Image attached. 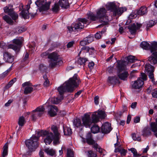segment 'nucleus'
<instances>
[{
	"label": "nucleus",
	"instance_id": "nucleus-21",
	"mask_svg": "<svg viewBox=\"0 0 157 157\" xmlns=\"http://www.w3.org/2000/svg\"><path fill=\"white\" fill-rule=\"evenodd\" d=\"M144 84V82L141 79V78H139L137 80L135 81L134 83L132 84V87L134 89H139L142 87Z\"/></svg>",
	"mask_w": 157,
	"mask_h": 157
},
{
	"label": "nucleus",
	"instance_id": "nucleus-15",
	"mask_svg": "<svg viewBox=\"0 0 157 157\" xmlns=\"http://www.w3.org/2000/svg\"><path fill=\"white\" fill-rule=\"evenodd\" d=\"M51 129L54 134L53 139V143L55 144H57L59 142V133L58 127L56 125H53L51 126Z\"/></svg>",
	"mask_w": 157,
	"mask_h": 157
},
{
	"label": "nucleus",
	"instance_id": "nucleus-41",
	"mask_svg": "<svg viewBox=\"0 0 157 157\" xmlns=\"http://www.w3.org/2000/svg\"><path fill=\"white\" fill-rule=\"evenodd\" d=\"M109 9L113 13L117 8L116 4L113 2H110L109 4Z\"/></svg>",
	"mask_w": 157,
	"mask_h": 157
},
{
	"label": "nucleus",
	"instance_id": "nucleus-28",
	"mask_svg": "<svg viewBox=\"0 0 157 157\" xmlns=\"http://www.w3.org/2000/svg\"><path fill=\"white\" fill-rule=\"evenodd\" d=\"M87 61V58L80 57L76 61V63L78 65L82 66L84 67Z\"/></svg>",
	"mask_w": 157,
	"mask_h": 157
},
{
	"label": "nucleus",
	"instance_id": "nucleus-37",
	"mask_svg": "<svg viewBox=\"0 0 157 157\" xmlns=\"http://www.w3.org/2000/svg\"><path fill=\"white\" fill-rule=\"evenodd\" d=\"M3 18L8 24L10 25H12L13 24V21L8 16L5 15L3 17Z\"/></svg>",
	"mask_w": 157,
	"mask_h": 157
},
{
	"label": "nucleus",
	"instance_id": "nucleus-63",
	"mask_svg": "<svg viewBox=\"0 0 157 157\" xmlns=\"http://www.w3.org/2000/svg\"><path fill=\"white\" fill-rule=\"evenodd\" d=\"M75 42L74 41L69 42L67 45V48H71L73 46Z\"/></svg>",
	"mask_w": 157,
	"mask_h": 157
},
{
	"label": "nucleus",
	"instance_id": "nucleus-11",
	"mask_svg": "<svg viewBox=\"0 0 157 157\" xmlns=\"http://www.w3.org/2000/svg\"><path fill=\"white\" fill-rule=\"evenodd\" d=\"M4 12L10 15L13 20H16L18 18V15L17 13L14 11L12 5H9L8 6L4 7Z\"/></svg>",
	"mask_w": 157,
	"mask_h": 157
},
{
	"label": "nucleus",
	"instance_id": "nucleus-13",
	"mask_svg": "<svg viewBox=\"0 0 157 157\" xmlns=\"http://www.w3.org/2000/svg\"><path fill=\"white\" fill-rule=\"evenodd\" d=\"M106 116L105 112L102 110L98 111L97 113V112H94L92 115L93 121L96 122V123L99 121L100 118L104 119Z\"/></svg>",
	"mask_w": 157,
	"mask_h": 157
},
{
	"label": "nucleus",
	"instance_id": "nucleus-3",
	"mask_svg": "<svg viewBox=\"0 0 157 157\" xmlns=\"http://www.w3.org/2000/svg\"><path fill=\"white\" fill-rule=\"evenodd\" d=\"M23 39L22 38L14 39L12 40L13 44H10L8 46L3 41L0 43V47L3 49L11 48L14 50L15 52H18L22 46Z\"/></svg>",
	"mask_w": 157,
	"mask_h": 157
},
{
	"label": "nucleus",
	"instance_id": "nucleus-58",
	"mask_svg": "<svg viewBox=\"0 0 157 157\" xmlns=\"http://www.w3.org/2000/svg\"><path fill=\"white\" fill-rule=\"evenodd\" d=\"M141 77L140 78H141V79L143 81H146L147 80V75L144 73H142L141 74Z\"/></svg>",
	"mask_w": 157,
	"mask_h": 157
},
{
	"label": "nucleus",
	"instance_id": "nucleus-50",
	"mask_svg": "<svg viewBox=\"0 0 157 157\" xmlns=\"http://www.w3.org/2000/svg\"><path fill=\"white\" fill-rule=\"evenodd\" d=\"M26 30V29L24 27H18L16 28V33H21L25 32Z\"/></svg>",
	"mask_w": 157,
	"mask_h": 157
},
{
	"label": "nucleus",
	"instance_id": "nucleus-46",
	"mask_svg": "<svg viewBox=\"0 0 157 157\" xmlns=\"http://www.w3.org/2000/svg\"><path fill=\"white\" fill-rule=\"evenodd\" d=\"M127 60L129 62L133 63L136 61L137 59L135 58L134 56H130L127 57Z\"/></svg>",
	"mask_w": 157,
	"mask_h": 157
},
{
	"label": "nucleus",
	"instance_id": "nucleus-52",
	"mask_svg": "<svg viewBox=\"0 0 157 157\" xmlns=\"http://www.w3.org/2000/svg\"><path fill=\"white\" fill-rule=\"evenodd\" d=\"M132 137L134 140H137L140 141L141 140V138L140 136H138L136 134L133 133L132 135Z\"/></svg>",
	"mask_w": 157,
	"mask_h": 157
},
{
	"label": "nucleus",
	"instance_id": "nucleus-38",
	"mask_svg": "<svg viewBox=\"0 0 157 157\" xmlns=\"http://www.w3.org/2000/svg\"><path fill=\"white\" fill-rule=\"evenodd\" d=\"M25 122V120L24 117L22 116L19 117L18 123L20 126H23Z\"/></svg>",
	"mask_w": 157,
	"mask_h": 157
},
{
	"label": "nucleus",
	"instance_id": "nucleus-26",
	"mask_svg": "<svg viewBox=\"0 0 157 157\" xmlns=\"http://www.w3.org/2000/svg\"><path fill=\"white\" fill-rule=\"evenodd\" d=\"M142 135L144 137H148L151 135V129L148 126L145 127L142 130Z\"/></svg>",
	"mask_w": 157,
	"mask_h": 157
},
{
	"label": "nucleus",
	"instance_id": "nucleus-57",
	"mask_svg": "<svg viewBox=\"0 0 157 157\" xmlns=\"http://www.w3.org/2000/svg\"><path fill=\"white\" fill-rule=\"evenodd\" d=\"M151 95L152 97L157 98V88L152 91Z\"/></svg>",
	"mask_w": 157,
	"mask_h": 157
},
{
	"label": "nucleus",
	"instance_id": "nucleus-43",
	"mask_svg": "<svg viewBox=\"0 0 157 157\" xmlns=\"http://www.w3.org/2000/svg\"><path fill=\"white\" fill-rule=\"evenodd\" d=\"M45 109L43 107L40 106L37 107L35 110L34 111H35L36 112H38V113H40L41 115L42 116V115L44 113Z\"/></svg>",
	"mask_w": 157,
	"mask_h": 157
},
{
	"label": "nucleus",
	"instance_id": "nucleus-53",
	"mask_svg": "<svg viewBox=\"0 0 157 157\" xmlns=\"http://www.w3.org/2000/svg\"><path fill=\"white\" fill-rule=\"evenodd\" d=\"M88 44H89V42L87 41V40L85 38H84L81 41L80 43V44L82 46H85Z\"/></svg>",
	"mask_w": 157,
	"mask_h": 157
},
{
	"label": "nucleus",
	"instance_id": "nucleus-16",
	"mask_svg": "<svg viewBox=\"0 0 157 157\" xmlns=\"http://www.w3.org/2000/svg\"><path fill=\"white\" fill-rule=\"evenodd\" d=\"M23 87H25L24 91V93L26 94L31 93L33 89L32 87L33 85L30 82H27L22 84Z\"/></svg>",
	"mask_w": 157,
	"mask_h": 157
},
{
	"label": "nucleus",
	"instance_id": "nucleus-2",
	"mask_svg": "<svg viewBox=\"0 0 157 157\" xmlns=\"http://www.w3.org/2000/svg\"><path fill=\"white\" fill-rule=\"evenodd\" d=\"M141 47L145 50L150 49L152 53L151 56L148 58V60L151 63L153 64L157 63V42H155L150 47L149 44L147 42L143 41L140 44Z\"/></svg>",
	"mask_w": 157,
	"mask_h": 157
},
{
	"label": "nucleus",
	"instance_id": "nucleus-22",
	"mask_svg": "<svg viewBox=\"0 0 157 157\" xmlns=\"http://www.w3.org/2000/svg\"><path fill=\"white\" fill-rule=\"evenodd\" d=\"M3 58L6 61L10 63L13 61V57L8 52H6L3 53Z\"/></svg>",
	"mask_w": 157,
	"mask_h": 157
},
{
	"label": "nucleus",
	"instance_id": "nucleus-23",
	"mask_svg": "<svg viewBox=\"0 0 157 157\" xmlns=\"http://www.w3.org/2000/svg\"><path fill=\"white\" fill-rule=\"evenodd\" d=\"M86 142L90 145L94 146L97 143L94 140L92 137V134L90 132H88L86 136Z\"/></svg>",
	"mask_w": 157,
	"mask_h": 157
},
{
	"label": "nucleus",
	"instance_id": "nucleus-30",
	"mask_svg": "<svg viewBox=\"0 0 157 157\" xmlns=\"http://www.w3.org/2000/svg\"><path fill=\"white\" fill-rule=\"evenodd\" d=\"M128 75V73L127 71H125L123 73L119 72L118 73V76L121 80H125L127 79Z\"/></svg>",
	"mask_w": 157,
	"mask_h": 157
},
{
	"label": "nucleus",
	"instance_id": "nucleus-10",
	"mask_svg": "<svg viewBox=\"0 0 157 157\" xmlns=\"http://www.w3.org/2000/svg\"><path fill=\"white\" fill-rule=\"evenodd\" d=\"M58 57V53L56 52H53L49 55L48 58L50 59L48 61L49 63V66L50 67L53 68L56 66Z\"/></svg>",
	"mask_w": 157,
	"mask_h": 157
},
{
	"label": "nucleus",
	"instance_id": "nucleus-36",
	"mask_svg": "<svg viewBox=\"0 0 157 157\" xmlns=\"http://www.w3.org/2000/svg\"><path fill=\"white\" fill-rule=\"evenodd\" d=\"M41 116L40 113L33 110L31 117V119L33 121H35L38 117H40Z\"/></svg>",
	"mask_w": 157,
	"mask_h": 157
},
{
	"label": "nucleus",
	"instance_id": "nucleus-5",
	"mask_svg": "<svg viewBox=\"0 0 157 157\" xmlns=\"http://www.w3.org/2000/svg\"><path fill=\"white\" fill-rule=\"evenodd\" d=\"M35 135L38 138V140L40 136H46V137L44 139V142L46 145L50 144L52 142L53 136V134L52 132H49L46 130H41L38 131L35 134Z\"/></svg>",
	"mask_w": 157,
	"mask_h": 157
},
{
	"label": "nucleus",
	"instance_id": "nucleus-49",
	"mask_svg": "<svg viewBox=\"0 0 157 157\" xmlns=\"http://www.w3.org/2000/svg\"><path fill=\"white\" fill-rule=\"evenodd\" d=\"M156 23L153 20L149 21L147 23L146 27V30L147 31L149 30V28L151 27L154 25Z\"/></svg>",
	"mask_w": 157,
	"mask_h": 157
},
{
	"label": "nucleus",
	"instance_id": "nucleus-8",
	"mask_svg": "<svg viewBox=\"0 0 157 157\" xmlns=\"http://www.w3.org/2000/svg\"><path fill=\"white\" fill-rule=\"evenodd\" d=\"M145 70L148 77L154 85H156L157 81H155L154 78V67L149 63H147L145 65Z\"/></svg>",
	"mask_w": 157,
	"mask_h": 157
},
{
	"label": "nucleus",
	"instance_id": "nucleus-32",
	"mask_svg": "<svg viewBox=\"0 0 157 157\" xmlns=\"http://www.w3.org/2000/svg\"><path fill=\"white\" fill-rule=\"evenodd\" d=\"M150 127L152 131L155 133V135L157 137V124L156 122L151 123Z\"/></svg>",
	"mask_w": 157,
	"mask_h": 157
},
{
	"label": "nucleus",
	"instance_id": "nucleus-9",
	"mask_svg": "<svg viewBox=\"0 0 157 157\" xmlns=\"http://www.w3.org/2000/svg\"><path fill=\"white\" fill-rule=\"evenodd\" d=\"M46 0H37L35 2L36 5L39 7L40 12L46 11L49 9L51 2H46Z\"/></svg>",
	"mask_w": 157,
	"mask_h": 157
},
{
	"label": "nucleus",
	"instance_id": "nucleus-14",
	"mask_svg": "<svg viewBox=\"0 0 157 157\" xmlns=\"http://www.w3.org/2000/svg\"><path fill=\"white\" fill-rule=\"evenodd\" d=\"M142 26V24L135 23L129 25L128 27L131 34L134 35L136 34V30L140 29Z\"/></svg>",
	"mask_w": 157,
	"mask_h": 157
},
{
	"label": "nucleus",
	"instance_id": "nucleus-24",
	"mask_svg": "<svg viewBox=\"0 0 157 157\" xmlns=\"http://www.w3.org/2000/svg\"><path fill=\"white\" fill-rule=\"evenodd\" d=\"M119 78L116 76H109L108 78V82L112 85L119 83Z\"/></svg>",
	"mask_w": 157,
	"mask_h": 157
},
{
	"label": "nucleus",
	"instance_id": "nucleus-12",
	"mask_svg": "<svg viewBox=\"0 0 157 157\" xmlns=\"http://www.w3.org/2000/svg\"><path fill=\"white\" fill-rule=\"evenodd\" d=\"M82 126H84L86 128L90 127L92 124L95 123L96 122L93 121L92 116L91 118L90 115L88 114H85L84 116L82 118Z\"/></svg>",
	"mask_w": 157,
	"mask_h": 157
},
{
	"label": "nucleus",
	"instance_id": "nucleus-25",
	"mask_svg": "<svg viewBox=\"0 0 157 157\" xmlns=\"http://www.w3.org/2000/svg\"><path fill=\"white\" fill-rule=\"evenodd\" d=\"M127 8L125 7H121L118 8H117L116 9L113 13V15L115 16L116 15L120 16L124 12L126 11Z\"/></svg>",
	"mask_w": 157,
	"mask_h": 157
},
{
	"label": "nucleus",
	"instance_id": "nucleus-29",
	"mask_svg": "<svg viewBox=\"0 0 157 157\" xmlns=\"http://www.w3.org/2000/svg\"><path fill=\"white\" fill-rule=\"evenodd\" d=\"M63 127L65 135L70 136L72 134V132L70 128L66 126L65 125H63Z\"/></svg>",
	"mask_w": 157,
	"mask_h": 157
},
{
	"label": "nucleus",
	"instance_id": "nucleus-64",
	"mask_svg": "<svg viewBox=\"0 0 157 157\" xmlns=\"http://www.w3.org/2000/svg\"><path fill=\"white\" fill-rule=\"evenodd\" d=\"M101 35L100 31H99V33H97L95 36V38L97 39H100L101 37Z\"/></svg>",
	"mask_w": 157,
	"mask_h": 157
},
{
	"label": "nucleus",
	"instance_id": "nucleus-40",
	"mask_svg": "<svg viewBox=\"0 0 157 157\" xmlns=\"http://www.w3.org/2000/svg\"><path fill=\"white\" fill-rule=\"evenodd\" d=\"M2 154L3 157H5L8 154V144L6 143L4 146Z\"/></svg>",
	"mask_w": 157,
	"mask_h": 157
},
{
	"label": "nucleus",
	"instance_id": "nucleus-6",
	"mask_svg": "<svg viewBox=\"0 0 157 157\" xmlns=\"http://www.w3.org/2000/svg\"><path fill=\"white\" fill-rule=\"evenodd\" d=\"M107 10L104 8L98 9L96 11L97 16L100 21L103 22V25L107 24L109 21L108 17L106 15Z\"/></svg>",
	"mask_w": 157,
	"mask_h": 157
},
{
	"label": "nucleus",
	"instance_id": "nucleus-19",
	"mask_svg": "<svg viewBox=\"0 0 157 157\" xmlns=\"http://www.w3.org/2000/svg\"><path fill=\"white\" fill-rule=\"evenodd\" d=\"M72 0H59V6L62 9L66 10L70 7V5Z\"/></svg>",
	"mask_w": 157,
	"mask_h": 157
},
{
	"label": "nucleus",
	"instance_id": "nucleus-59",
	"mask_svg": "<svg viewBox=\"0 0 157 157\" xmlns=\"http://www.w3.org/2000/svg\"><path fill=\"white\" fill-rule=\"evenodd\" d=\"M52 103L57 104H58L59 103V99L58 97L54 98L52 100Z\"/></svg>",
	"mask_w": 157,
	"mask_h": 157
},
{
	"label": "nucleus",
	"instance_id": "nucleus-7",
	"mask_svg": "<svg viewBox=\"0 0 157 157\" xmlns=\"http://www.w3.org/2000/svg\"><path fill=\"white\" fill-rule=\"evenodd\" d=\"M38 138L35 135H33L30 139L27 140L25 143L26 146L30 151H33L38 146Z\"/></svg>",
	"mask_w": 157,
	"mask_h": 157
},
{
	"label": "nucleus",
	"instance_id": "nucleus-54",
	"mask_svg": "<svg viewBox=\"0 0 157 157\" xmlns=\"http://www.w3.org/2000/svg\"><path fill=\"white\" fill-rule=\"evenodd\" d=\"M39 68L40 71L42 72H44L46 71L47 67L43 64H40V66Z\"/></svg>",
	"mask_w": 157,
	"mask_h": 157
},
{
	"label": "nucleus",
	"instance_id": "nucleus-31",
	"mask_svg": "<svg viewBox=\"0 0 157 157\" xmlns=\"http://www.w3.org/2000/svg\"><path fill=\"white\" fill-rule=\"evenodd\" d=\"M87 16L88 19L92 21H95L98 19L97 15H95L92 12L87 14Z\"/></svg>",
	"mask_w": 157,
	"mask_h": 157
},
{
	"label": "nucleus",
	"instance_id": "nucleus-39",
	"mask_svg": "<svg viewBox=\"0 0 157 157\" xmlns=\"http://www.w3.org/2000/svg\"><path fill=\"white\" fill-rule=\"evenodd\" d=\"M55 3L54 6L52 8V11L55 13H57L59 10V1L57 2L58 0H55Z\"/></svg>",
	"mask_w": 157,
	"mask_h": 157
},
{
	"label": "nucleus",
	"instance_id": "nucleus-61",
	"mask_svg": "<svg viewBox=\"0 0 157 157\" xmlns=\"http://www.w3.org/2000/svg\"><path fill=\"white\" fill-rule=\"evenodd\" d=\"M137 71L136 70H133L132 71L130 74V77L132 78L135 76V74L137 72Z\"/></svg>",
	"mask_w": 157,
	"mask_h": 157
},
{
	"label": "nucleus",
	"instance_id": "nucleus-18",
	"mask_svg": "<svg viewBox=\"0 0 157 157\" xmlns=\"http://www.w3.org/2000/svg\"><path fill=\"white\" fill-rule=\"evenodd\" d=\"M25 8L26 9H23L20 13V15L24 19H27L29 17V10L30 8V4H28L26 5Z\"/></svg>",
	"mask_w": 157,
	"mask_h": 157
},
{
	"label": "nucleus",
	"instance_id": "nucleus-51",
	"mask_svg": "<svg viewBox=\"0 0 157 157\" xmlns=\"http://www.w3.org/2000/svg\"><path fill=\"white\" fill-rule=\"evenodd\" d=\"M129 150L131 151L132 152L134 156L139 157L140 156V155L137 153L136 150L134 148H130L129 149Z\"/></svg>",
	"mask_w": 157,
	"mask_h": 157
},
{
	"label": "nucleus",
	"instance_id": "nucleus-35",
	"mask_svg": "<svg viewBox=\"0 0 157 157\" xmlns=\"http://www.w3.org/2000/svg\"><path fill=\"white\" fill-rule=\"evenodd\" d=\"M99 129V127L97 125L94 124L91 128V130L93 133H96L98 132Z\"/></svg>",
	"mask_w": 157,
	"mask_h": 157
},
{
	"label": "nucleus",
	"instance_id": "nucleus-17",
	"mask_svg": "<svg viewBox=\"0 0 157 157\" xmlns=\"http://www.w3.org/2000/svg\"><path fill=\"white\" fill-rule=\"evenodd\" d=\"M48 113L51 117H54L56 115L58 109L56 106L49 105L48 106Z\"/></svg>",
	"mask_w": 157,
	"mask_h": 157
},
{
	"label": "nucleus",
	"instance_id": "nucleus-20",
	"mask_svg": "<svg viewBox=\"0 0 157 157\" xmlns=\"http://www.w3.org/2000/svg\"><path fill=\"white\" fill-rule=\"evenodd\" d=\"M111 130L110 124L108 122H106L103 124L101 127V132L103 133H109Z\"/></svg>",
	"mask_w": 157,
	"mask_h": 157
},
{
	"label": "nucleus",
	"instance_id": "nucleus-55",
	"mask_svg": "<svg viewBox=\"0 0 157 157\" xmlns=\"http://www.w3.org/2000/svg\"><path fill=\"white\" fill-rule=\"evenodd\" d=\"M83 47L81 48V51L78 54V56H79L81 51L83 50H86L87 52H88L90 50V48L88 46H83Z\"/></svg>",
	"mask_w": 157,
	"mask_h": 157
},
{
	"label": "nucleus",
	"instance_id": "nucleus-1",
	"mask_svg": "<svg viewBox=\"0 0 157 157\" xmlns=\"http://www.w3.org/2000/svg\"><path fill=\"white\" fill-rule=\"evenodd\" d=\"M81 81L77 74L70 78L63 84L62 86H59V101L63 99V93L64 91L72 93L75 88L78 86Z\"/></svg>",
	"mask_w": 157,
	"mask_h": 157
},
{
	"label": "nucleus",
	"instance_id": "nucleus-34",
	"mask_svg": "<svg viewBox=\"0 0 157 157\" xmlns=\"http://www.w3.org/2000/svg\"><path fill=\"white\" fill-rule=\"evenodd\" d=\"M44 151L48 155L51 156L54 155L55 153V151L52 149L47 148L44 150Z\"/></svg>",
	"mask_w": 157,
	"mask_h": 157
},
{
	"label": "nucleus",
	"instance_id": "nucleus-4",
	"mask_svg": "<svg viewBox=\"0 0 157 157\" xmlns=\"http://www.w3.org/2000/svg\"><path fill=\"white\" fill-rule=\"evenodd\" d=\"M88 21L85 18H79L78 21L75 23L72 24L71 26L67 27L70 32L75 31L78 29H82L84 28L85 25H86Z\"/></svg>",
	"mask_w": 157,
	"mask_h": 157
},
{
	"label": "nucleus",
	"instance_id": "nucleus-27",
	"mask_svg": "<svg viewBox=\"0 0 157 157\" xmlns=\"http://www.w3.org/2000/svg\"><path fill=\"white\" fill-rule=\"evenodd\" d=\"M147 12V8L144 6H142L139 10H136L137 15H143L146 14Z\"/></svg>",
	"mask_w": 157,
	"mask_h": 157
},
{
	"label": "nucleus",
	"instance_id": "nucleus-48",
	"mask_svg": "<svg viewBox=\"0 0 157 157\" xmlns=\"http://www.w3.org/2000/svg\"><path fill=\"white\" fill-rule=\"evenodd\" d=\"M67 157H74L73 151L71 149H67Z\"/></svg>",
	"mask_w": 157,
	"mask_h": 157
},
{
	"label": "nucleus",
	"instance_id": "nucleus-56",
	"mask_svg": "<svg viewBox=\"0 0 157 157\" xmlns=\"http://www.w3.org/2000/svg\"><path fill=\"white\" fill-rule=\"evenodd\" d=\"M87 40V41L90 44L94 41V37L93 36L90 35L85 38Z\"/></svg>",
	"mask_w": 157,
	"mask_h": 157
},
{
	"label": "nucleus",
	"instance_id": "nucleus-60",
	"mask_svg": "<svg viewBox=\"0 0 157 157\" xmlns=\"http://www.w3.org/2000/svg\"><path fill=\"white\" fill-rule=\"evenodd\" d=\"M136 11H135L134 12H132L129 16V18L130 19H133L135 18L137 16Z\"/></svg>",
	"mask_w": 157,
	"mask_h": 157
},
{
	"label": "nucleus",
	"instance_id": "nucleus-33",
	"mask_svg": "<svg viewBox=\"0 0 157 157\" xmlns=\"http://www.w3.org/2000/svg\"><path fill=\"white\" fill-rule=\"evenodd\" d=\"M73 122L74 125L75 127L78 128L82 126V124L81 123V120L79 118H76L74 119Z\"/></svg>",
	"mask_w": 157,
	"mask_h": 157
},
{
	"label": "nucleus",
	"instance_id": "nucleus-42",
	"mask_svg": "<svg viewBox=\"0 0 157 157\" xmlns=\"http://www.w3.org/2000/svg\"><path fill=\"white\" fill-rule=\"evenodd\" d=\"M16 81V78H15L11 80L9 82L8 84L5 86V90H7L10 88Z\"/></svg>",
	"mask_w": 157,
	"mask_h": 157
},
{
	"label": "nucleus",
	"instance_id": "nucleus-47",
	"mask_svg": "<svg viewBox=\"0 0 157 157\" xmlns=\"http://www.w3.org/2000/svg\"><path fill=\"white\" fill-rule=\"evenodd\" d=\"M87 155L88 157H97V154L91 150L88 151L87 152Z\"/></svg>",
	"mask_w": 157,
	"mask_h": 157
},
{
	"label": "nucleus",
	"instance_id": "nucleus-44",
	"mask_svg": "<svg viewBox=\"0 0 157 157\" xmlns=\"http://www.w3.org/2000/svg\"><path fill=\"white\" fill-rule=\"evenodd\" d=\"M119 72L125 70V66L122 63H117V66Z\"/></svg>",
	"mask_w": 157,
	"mask_h": 157
},
{
	"label": "nucleus",
	"instance_id": "nucleus-62",
	"mask_svg": "<svg viewBox=\"0 0 157 157\" xmlns=\"http://www.w3.org/2000/svg\"><path fill=\"white\" fill-rule=\"evenodd\" d=\"M127 152V151L124 149L121 148L120 150V153L121 154V155L124 156L125 155Z\"/></svg>",
	"mask_w": 157,
	"mask_h": 157
},
{
	"label": "nucleus",
	"instance_id": "nucleus-45",
	"mask_svg": "<svg viewBox=\"0 0 157 157\" xmlns=\"http://www.w3.org/2000/svg\"><path fill=\"white\" fill-rule=\"evenodd\" d=\"M93 147L95 149L96 151H98L101 154L102 153L103 150L102 148H101L97 143L93 146Z\"/></svg>",
	"mask_w": 157,
	"mask_h": 157
}]
</instances>
